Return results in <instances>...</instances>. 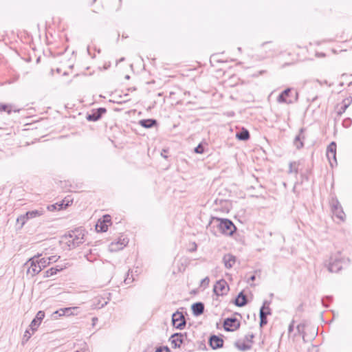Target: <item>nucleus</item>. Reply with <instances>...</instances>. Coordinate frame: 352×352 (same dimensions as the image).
I'll return each instance as SVG.
<instances>
[{"instance_id": "f257e3e1", "label": "nucleus", "mask_w": 352, "mask_h": 352, "mask_svg": "<svg viewBox=\"0 0 352 352\" xmlns=\"http://www.w3.org/2000/svg\"><path fill=\"white\" fill-rule=\"evenodd\" d=\"M214 222L217 223V227L220 232L224 235L232 236L236 229L234 223L228 219L212 217L210 223Z\"/></svg>"}, {"instance_id": "f03ea898", "label": "nucleus", "mask_w": 352, "mask_h": 352, "mask_svg": "<svg viewBox=\"0 0 352 352\" xmlns=\"http://www.w3.org/2000/svg\"><path fill=\"white\" fill-rule=\"evenodd\" d=\"M43 213L44 210L41 208L39 210L27 211L25 214L19 215L16 218V224L19 225V229H21L29 219L40 217L43 215Z\"/></svg>"}, {"instance_id": "7ed1b4c3", "label": "nucleus", "mask_w": 352, "mask_h": 352, "mask_svg": "<svg viewBox=\"0 0 352 352\" xmlns=\"http://www.w3.org/2000/svg\"><path fill=\"white\" fill-rule=\"evenodd\" d=\"M172 324L179 330H182L186 327V320L182 312L177 310L172 314Z\"/></svg>"}, {"instance_id": "20e7f679", "label": "nucleus", "mask_w": 352, "mask_h": 352, "mask_svg": "<svg viewBox=\"0 0 352 352\" xmlns=\"http://www.w3.org/2000/svg\"><path fill=\"white\" fill-rule=\"evenodd\" d=\"M240 321L235 317H228L224 319L223 327L226 331L232 332L239 329Z\"/></svg>"}, {"instance_id": "39448f33", "label": "nucleus", "mask_w": 352, "mask_h": 352, "mask_svg": "<svg viewBox=\"0 0 352 352\" xmlns=\"http://www.w3.org/2000/svg\"><path fill=\"white\" fill-rule=\"evenodd\" d=\"M107 113V109L104 107H99L97 109H93L90 113H87L86 115V119L89 122H96L101 119L102 116Z\"/></svg>"}, {"instance_id": "423d86ee", "label": "nucleus", "mask_w": 352, "mask_h": 352, "mask_svg": "<svg viewBox=\"0 0 352 352\" xmlns=\"http://www.w3.org/2000/svg\"><path fill=\"white\" fill-rule=\"evenodd\" d=\"M108 223L111 224V217L109 214H104L99 219L96 225V230L98 232H105L108 230Z\"/></svg>"}, {"instance_id": "0eeeda50", "label": "nucleus", "mask_w": 352, "mask_h": 352, "mask_svg": "<svg viewBox=\"0 0 352 352\" xmlns=\"http://www.w3.org/2000/svg\"><path fill=\"white\" fill-rule=\"evenodd\" d=\"M228 290L229 286L223 278L217 280L213 287V292L217 296L226 294Z\"/></svg>"}, {"instance_id": "6e6552de", "label": "nucleus", "mask_w": 352, "mask_h": 352, "mask_svg": "<svg viewBox=\"0 0 352 352\" xmlns=\"http://www.w3.org/2000/svg\"><path fill=\"white\" fill-rule=\"evenodd\" d=\"M223 335L217 336L211 334L208 338V344L214 350L223 347L224 340L222 338Z\"/></svg>"}, {"instance_id": "1a4fd4ad", "label": "nucleus", "mask_w": 352, "mask_h": 352, "mask_svg": "<svg viewBox=\"0 0 352 352\" xmlns=\"http://www.w3.org/2000/svg\"><path fill=\"white\" fill-rule=\"evenodd\" d=\"M293 90L294 89L292 87L286 88L279 94L276 98V101L280 104L284 103L290 104L294 103L293 100H292L291 99H288L292 96V92Z\"/></svg>"}, {"instance_id": "9d476101", "label": "nucleus", "mask_w": 352, "mask_h": 352, "mask_svg": "<svg viewBox=\"0 0 352 352\" xmlns=\"http://www.w3.org/2000/svg\"><path fill=\"white\" fill-rule=\"evenodd\" d=\"M184 333H173L169 340L171 342L172 348L179 349L182 346H184Z\"/></svg>"}, {"instance_id": "9b49d317", "label": "nucleus", "mask_w": 352, "mask_h": 352, "mask_svg": "<svg viewBox=\"0 0 352 352\" xmlns=\"http://www.w3.org/2000/svg\"><path fill=\"white\" fill-rule=\"evenodd\" d=\"M336 148L337 145L334 141L331 142L327 147L326 155L332 167L333 166V162H331V160H333L336 164L337 165Z\"/></svg>"}, {"instance_id": "f8f14e48", "label": "nucleus", "mask_w": 352, "mask_h": 352, "mask_svg": "<svg viewBox=\"0 0 352 352\" xmlns=\"http://www.w3.org/2000/svg\"><path fill=\"white\" fill-rule=\"evenodd\" d=\"M41 254H38L36 256L29 259L28 262L30 263V266L28 269V273L31 274L32 276L38 274L42 269L39 265L38 263H36V258H38Z\"/></svg>"}, {"instance_id": "ddd939ff", "label": "nucleus", "mask_w": 352, "mask_h": 352, "mask_svg": "<svg viewBox=\"0 0 352 352\" xmlns=\"http://www.w3.org/2000/svg\"><path fill=\"white\" fill-rule=\"evenodd\" d=\"M44 318L45 312L43 311H38L29 326L32 333L37 330Z\"/></svg>"}, {"instance_id": "4468645a", "label": "nucleus", "mask_w": 352, "mask_h": 352, "mask_svg": "<svg viewBox=\"0 0 352 352\" xmlns=\"http://www.w3.org/2000/svg\"><path fill=\"white\" fill-rule=\"evenodd\" d=\"M306 128L302 127L300 129L298 133L296 135L294 140V145L298 150L304 147V140L305 139V132Z\"/></svg>"}, {"instance_id": "2eb2a0df", "label": "nucleus", "mask_w": 352, "mask_h": 352, "mask_svg": "<svg viewBox=\"0 0 352 352\" xmlns=\"http://www.w3.org/2000/svg\"><path fill=\"white\" fill-rule=\"evenodd\" d=\"M342 266L341 265V260L337 258H330L329 263L327 266V269L330 272H338L341 270Z\"/></svg>"}, {"instance_id": "dca6fc26", "label": "nucleus", "mask_w": 352, "mask_h": 352, "mask_svg": "<svg viewBox=\"0 0 352 352\" xmlns=\"http://www.w3.org/2000/svg\"><path fill=\"white\" fill-rule=\"evenodd\" d=\"M232 302L239 307L245 306L248 303V300L244 291H241L232 300Z\"/></svg>"}, {"instance_id": "f3484780", "label": "nucleus", "mask_w": 352, "mask_h": 352, "mask_svg": "<svg viewBox=\"0 0 352 352\" xmlns=\"http://www.w3.org/2000/svg\"><path fill=\"white\" fill-rule=\"evenodd\" d=\"M205 310L204 303L202 302H196L191 305V311L192 315L195 317L202 315Z\"/></svg>"}, {"instance_id": "a211bd4d", "label": "nucleus", "mask_w": 352, "mask_h": 352, "mask_svg": "<svg viewBox=\"0 0 352 352\" xmlns=\"http://www.w3.org/2000/svg\"><path fill=\"white\" fill-rule=\"evenodd\" d=\"M184 341L183 349L185 351L192 352L195 350L196 344L192 341L191 338L188 337L187 333H184Z\"/></svg>"}, {"instance_id": "6ab92c4d", "label": "nucleus", "mask_w": 352, "mask_h": 352, "mask_svg": "<svg viewBox=\"0 0 352 352\" xmlns=\"http://www.w3.org/2000/svg\"><path fill=\"white\" fill-rule=\"evenodd\" d=\"M80 234H73V236H74L73 239H68L67 243L70 250L78 247L84 242L83 235L82 236H80Z\"/></svg>"}, {"instance_id": "aec40b11", "label": "nucleus", "mask_w": 352, "mask_h": 352, "mask_svg": "<svg viewBox=\"0 0 352 352\" xmlns=\"http://www.w3.org/2000/svg\"><path fill=\"white\" fill-rule=\"evenodd\" d=\"M68 264H65L64 265H56L54 267H52L51 268L48 269L47 270H46L45 272H44V275H43V277L44 278H48V277H50L52 276H54L55 274H56L58 272H60V271H63V270H65V268L67 267V265Z\"/></svg>"}, {"instance_id": "412c9836", "label": "nucleus", "mask_w": 352, "mask_h": 352, "mask_svg": "<svg viewBox=\"0 0 352 352\" xmlns=\"http://www.w3.org/2000/svg\"><path fill=\"white\" fill-rule=\"evenodd\" d=\"M138 124L145 129H151L158 125V122L154 118L142 119L139 120Z\"/></svg>"}, {"instance_id": "4be33fe9", "label": "nucleus", "mask_w": 352, "mask_h": 352, "mask_svg": "<svg viewBox=\"0 0 352 352\" xmlns=\"http://www.w3.org/2000/svg\"><path fill=\"white\" fill-rule=\"evenodd\" d=\"M223 261L225 267L227 269H230L231 267H232V266L234 265V264L236 262V256L232 254H228L224 255V256L223 258Z\"/></svg>"}, {"instance_id": "5701e85b", "label": "nucleus", "mask_w": 352, "mask_h": 352, "mask_svg": "<svg viewBox=\"0 0 352 352\" xmlns=\"http://www.w3.org/2000/svg\"><path fill=\"white\" fill-rule=\"evenodd\" d=\"M236 138L241 141H247L250 138V132L248 129L242 127L240 131L236 132Z\"/></svg>"}, {"instance_id": "b1692460", "label": "nucleus", "mask_w": 352, "mask_h": 352, "mask_svg": "<svg viewBox=\"0 0 352 352\" xmlns=\"http://www.w3.org/2000/svg\"><path fill=\"white\" fill-rule=\"evenodd\" d=\"M128 241L124 239L123 240H119L116 243H111L110 245L111 251H118L119 250L123 249L124 246L127 244Z\"/></svg>"}, {"instance_id": "393cba45", "label": "nucleus", "mask_w": 352, "mask_h": 352, "mask_svg": "<svg viewBox=\"0 0 352 352\" xmlns=\"http://www.w3.org/2000/svg\"><path fill=\"white\" fill-rule=\"evenodd\" d=\"M331 210L333 212H336L340 208H342V206L340 204L337 197H331L330 201Z\"/></svg>"}, {"instance_id": "a878e982", "label": "nucleus", "mask_w": 352, "mask_h": 352, "mask_svg": "<svg viewBox=\"0 0 352 352\" xmlns=\"http://www.w3.org/2000/svg\"><path fill=\"white\" fill-rule=\"evenodd\" d=\"M234 346L239 351H245L252 349V344H246L245 342L241 343L239 340L234 343Z\"/></svg>"}, {"instance_id": "bb28decb", "label": "nucleus", "mask_w": 352, "mask_h": 352, "mask_svg": "<svg viewBox=\"0 0 352 352\" xmlns=\"http://www.w3.org/2000/svg\"><path fill=\"white\" fill-rule=\"evenodd\" d=\"M79 309L78 307H65L63 308V314L64 316H74L77 315V313L75 312V311H77Z\"/></svg>"}, {"instance_id": "cd10ccee", "label": "nucleus", "mask_w": 352, "mask_h": 352, "mask_svg": "<svg viewBox=\"0 0 352 352\" xmlns=\"http://www.w3.org/2000/svg\"><path fill=\"white\" fill-rule=\"evenodd\" d=\"M73 203V200L69 197H65L61 201L58 203V210H63L71 206Z\"/></svg>"}, {"instance_id": "c85d7f7f", "label": "nucleus", "mask_w": 352, "mask_h": 352, "mask_svg": "<svg viewBox=\"0 0 352 352\" xmlns=\"http://www.w3.org/2000/svg\"><path fill=\"white\" fill-rule=\"evenodd\" d=\"M207 145L206 142H200L195 148L194 152L197 154H203L205 152V146Z\"/></svg>"}, {"instance_id": "c756f323", "label": "nucleus", "mask_w": 352, "mask_h": 352, "mask_svg": "<svg viewBox=\"0 0 352 352\" xmlns=\"http://www.w3.org/2000/svg\"><path fill=\"white\" fill-rule=\"evenodd\" d=\"M267 316H265L264 315V314L263 313V311L261 313H259V319H260L259 327H260V328H263L264 326H265L267 324L268 320H267Z\"/></svg>"}, {"instance_id": "7c9ffc66", "label": "nucleus", "mask_w": 352, "mask_h": 352, "mask_svg": "<svg viewBox=\"0 0 352 352\" xmlns=\"http://www.w3.org/2000/svg\"><path fill=\"white\" fill-rule=\"evenodd\" d=\"M36 263H38L41 268L43 270L50 264V261H48L47 258H42L41 259H36Z\"/></svg>"}, {"instance_id": "2f4dec72", "label": "nucleus", "mask_w": 352, "mask_h": 352, "mask_svg": "<svg viewBox=\"0 0 352 352\" xmlns=\"http://www.w3.org/2000/svg\"><path fill=\"white\" fill-rule=\"evenodd\" d=\"M11 105L8 104H0V111L7 112L8 114H10L12 112Z\"/></svg>"}, {"instance_id": "473e14b6", "label": "nucleus", "mask_w": 352, "mask_h": 352, "mask_svg": "<svg viewBox=\"0 0 352 352\" xmlns=\"http://www.w3.org/2000/svg\"><path fill=\"white\" fill-rule=\"evenodd\" d=\"M333 214L334 215H336V217L337 218H338L339 219L342 220V221H344V216H345V214L343 211V209L342 208H340L338 210H337V212H333Z\"/></svg>"}, {"instance_id": "72a5a7b5", "label": "nucleus", "mask_w": 352, "mask_h": 352, "mask_svg": "<svg viewBox=\"0 0 352 352\" xmlns=\"http://www.w3.org/2000/svg\"><path fill=\"white\" fill-rule=\"evenodd\" d=\"M331 300L332 297L329 296L322 298L321 300L322 305L325 307H328L329 306V304L331 302Z\"/></svg>"}, {"instance_id": "f704fd0d", "label": "nucleus", "mask_w": 352, "mask_h": 352, "mask_svg": "<svg viewBox=\"0 0 352 352\" xmlns=\"http://www.w3.org/2000/svg\"><path fill=\"white\" fill-rule=\"evenodd\" d=\"M305 324L304 323H300L296 327V330H297L298 333L300 335H302L303 337L305 333Z\"/></svg>"}, {"instance_id": "c9c22d12", "label": "nucleus", "mask_w": 352, "mask_h": 352, "mask_svg": "<svg viewBox=\"0 0 352 352\" xmlns=\"http://www.w3.org/2000/svg\"><path fill=\"white\" fill-rule=\"evenodd\" d=\"M32 333H30L29 329H26L22 339V344H24L30 338Z\"/></svg>"}, {"instance_id": "e433bc0d", "label": "nucleus", "mask_w": 352, "mask_h": 352, "mask_svg": "<svg viewBox=\"0 0 352 352\" xmlns=\"http://www.w3.org/2000/svg\"><path fill=\"white\" fill-rule=\"evenodd\" d=\"M262 311L265 316H271L272 314V311L270 307H261L259 313H261Z\"/></svg>"}, {"instance_id": "4c0bfd02", "label": "nucleus", "mask_w": 352, "mask_h": 352, "mask_svg": "<svg viewBox=\"0 0 352 352\" xmlns=\"http://www.w3.org/2000/svg\"><path fill=\"white\" fill-rule=\"evenodd\" d=\"M198 349L202 351L208 350V348L206 345L205 340L197 341Z\"/></svg>"}, {"instance_id": "58836bf2", "label": "nucleus", "mask_w": 352, "mask_h": 352, "mask_svg": "<svg viewBox=\"0 0 352 352\" xmlns=\"http://www.w3.org/2000/svg\"><path fill=\"white\" fill-rule=\"evenodd\" d=\"M351 124H352V120L350 118H346L344 119L342 121V126L344 128H349V126H351Z\"/></svg>"}, {"instance_id": "ea45409f", "label": "nucleus", "mask_w": 352, "mask_h": 352, "mask_svg": "<svg viewBox=\"0 0 352 352\" xmlns=\"http://www.w3.org/2000/svg\"><path fill=\"white\" fill-rule=\"evenodd\" d=\"M254 338V333H249L245 336L244 340L245 341L250 343V344L253 343V339Z\"/></svg>"}, {"instance_id": "a19ab883", "label": "nucleus", "mask_w": 352, "mask_h": 352, "mask_svg": "<svg viewBox=\"0 0 352 352\" xmlns=\"http://www.w3.org/2000/svg\"><path fill=\"white\" fill-rule=\"evenodd\" d=\"M210 279L208 276L205 277L201 280L200 287H207L209 285Z\"/></svg>"}, {"instance_id": "79ce46f5", "label": "nucleus", "mask_w": 352, "mask_h": 352, "mask_svg": "<svg viewBox=\"0 0 352 352\" xmlns=\"http://www.w3.org/2000/svg\"><path fill=\"white\" fill-rule=\"evenodd\" d=\"M61 311H63V308H60V309H59L58 310H56V311H54V312L52 314V317H53L54 319H58V317H60V316H64V314H63V312H61Z\"/></svg>"}, {"instance_id": "37998d69", "label": "nucleus", "mask_w": 352, "mask_h": 352, "mask_svg": "<svg viewBox=\"0 0 352 352\" xmlns=\"http://www.w3.org/2000/svg\"><path fill=\"white\" fill-rule=\"evenodd\" d=\"M155 352H171L167 346H160L156 349Z\"/></svg>"}, {"instance_id": "c03bdc74", "label": "nucleus", "mask_w": 352, "mask_h": 352, "mask_svg": "<svg viewBox=\"0 0 352 352\" xmlns=\"http://www.w3.org/2000/svg\"><path fill=\"white\" fill-rule=\"evenodd\" d=\"M347 108L348 107H346V104H342L340 109L337 112L338 116H340L342 113L345 112Z\"/></svg>"}, {"instance_id": "a18cd8bd", "label": "nucleus", "mask_w": 352, "mask_h": 352, "mask_svg": "<svg viewBox=\"0 0 352 352\" xmlns=\"http://www.w3.org/2000/svg\"><path fill=\"white\" fill-rule=\"evenodd\" d=\"M47 210L49 211H54L58 210V203H56L54 204L50 205L47 207Z\"/></svg>"}, {"instance_id": "49530a36", "label": "nucleus", "mask_w": 352, "mask_h": 352, "mask_svg": "<svg viewBox=\"0 0 352 352\" xmlns=\"http://www.w3.org/2000/svg\"><path fill=\"white\" fill-rule=\"evenodd\" d=\"M352 102V97L351 96H349L348 98H344L342 101V104H346V107H349V105L351 104Z\"/></svg>"}, {"instance_id": "de8ad7c7", "label": "nucleus", "mask_w": 352, "mask_h": 352, "mask_svg": "<svg viewBox=\"0 0 352 352\" xmlns=\"http://www.w3.org/2000/svg\"><path fill=\"white\" fill-rule=\"evenodd\" d=\"M76 232H78V230H72L68 234V235L65 234V237H69V239H73V238L74 237L73 236V234H76Z\"/></svg>"}, {"instance_id": "09e8293b", "label": "nucleus", "mask_w": 352, "mask_h": 352, "mask_svg": "<svg viewBox=\"0 0 352 352\" xmlns=\"http://www.w3.org/2000/svg\"><path fill=\"white\" fill-rule=\"evenodd\" d=\"M294 164H295L296 162H290L289 163V173L295 172L296 173H298V169L297 168L293 170L292 166H293Z\"/></svg>"}, {"instance_id": "8fccbe9b", "label": "nucleus", "mask_w": 352, "mask_h": 352, "mask_svg": "<svg viewBox=\"0 0 352 352\" xmlns=\"http://www.w3.org/2000/svg\"><path fill=\"white\" fill-rule=\"evenodd\" d=\"M270 304H271V300H265L261 307H265V308L270 307Z\"/></svg>"}, {"instance_id": "3c124183", "label": "nucleus", "mask_w": 352, "mask_h": 352, "mask_svg": "<svg viewBox=\"0 0 352 352\" xmlns=\"http://www.w3.org/2000/svg\"><path fill=\"white\" fill-rule=\"evenodd\" d=\"M47 258L48 261H50V263L56 262L58 259L56 258V256H51L50 257H47Z\"/></svg>"}, {"instance_id": "603ef678", "label": "nucleus", "mask_w": 352, "mask_h": 352, "mask_svg": "<svg viewBox=\"0 0 352 352\" xmlns=\"http://www.w3.org/2000/svg\"><path fill=\"white\" fill-rule=\"evenodd\" d=\"M168 149H163L162 153H161V155L162 156V157H164V159H168V155H166V153H168Z\"/></svg>"}, {"instance_id": "864d4df0", "label": "nucleus", "mask_w": 352, "mask_h": 352, "mask_svg": "<svg viewBox=\"0 0 352 352\" xmlns=\"http://www.w3.org/2000/svg\"><path fill=\"white\" fill-rule=\"evenodd\" d=\"M256 280V275L255 274H252L251 275L248 280V283H250V281H254Z\"/></svg>"}, {"instance_id": "5fc2aeb1", "label": "nucleus", "mask_w": 352, "mask_h": 352, "mask_svg": "<svg viewBox=\"0 0 352 352\" xmlns=\"http://www.w3.org/2000/svg\"><path fill=\"white\" fill-rule=\"evenodd\" d=\"M294 322H292L289 325V327H288V331L290 333L292 332L293 330H294V324H293Z\"/></svg>"}, {"instance_id": "6e6d98bb", "label": "nucleus", "mask_w": 352, "mask_h": 352, "mask_svg": "<svg viewBox=\"0 0 352 352\" xmlns=\"http://www.w3.org/2000/svg\"><path fill=\"white\" fill-rule=\"evenodd\" d=\"M131 282H132V280H131V278L129 277V276L126 278H125L124 283L126 284H129Z\"/></svg>"}, {"instance_id": "4d7b16f0", "label": "nucleus", "mask_w": 352, "mask_h": 352, "mask_svg": "<svg viewBox=\"0 0 352 352\" xmlns=\"http://www.w3.org/2000/svg\"><path fill=\"white\" fill-rule=\"evenodd\" d=\"M298 96H299V94L298 91H295V100L294 101V102H297L298 100Z\"/></svg>"}, {"instance_id": "13d9d810", "label": "nucleus", "mask_w": 352, "mask_h": 352, "mask_svg": "<svg viewBox=\"0 0 352 352\" xmlns=\"http://www.w3.org/2000/svg\"><path fill=\"white\" fill-rule=\"evenodd\" d=\"M194 245L195 247H192V248L190 250V252H195L197 250V244L195 243H194Z\"/></svg>"}, {"instance_id": "bf43d9fd", "label": "nucleus", "mask_w": 352, "mask_h": 352, "mask_svg": "<svg viewBox=\"0 0 352 352\" xmlns=\"http://www.w3.org/2000/svg\"><path fill=\"white\" fill-rule=\"evenodd\" d=\"M97 321H98V318H96V317L92 318L93 325H95V324Z\"/></svg>"}, {"instance_id": "052dcab7", "label": "nucleus", "mask_w": 352, "mask_h": 352, "mask_svg": "<svg viewBox=\"0 0 352 352\" xmlns=\"http://www.w3.org/2000/svg\"><path fill=\"white\" fill-rule=\"evenodd\" d=\"M110 102H114V103H117V104H122L124 103L126 101L115 102V101H112V100H110Z\"/></svg>"}, {"instance_id": "680f3d73", "label": "nucleus", "mask_w": 352, "mask_h": 352, "mask_svg": "<svg viewBox=\"0 0 352 352\" xmlns=\"http://www.w3.org/2000/svg\"><path fill=\"white\" fill-rule=\"evenodd\" d=\"M265 72V70L259 71V72H258V74L255 75V76H258V75L263 74H264Z\"/></svg>"}, {"instance_id": "e2e57ef3", "label": "nucleus", "mask_w": 352, "mask_h": 352, "mask_svg": "<svg viewBox=\"0 0 352 352\" xmlns=\"http://www.w3.org/2000/svg\"><path fill=\"white\" fill-rule=\"evenodd\" d=\"M85 256V258H86V259H87V261H90V262H92V261L89 258V255H88V254H86Z\"/></svg>"}, {"instance_id": "0e129e2a", "label": "nucleus", "mask_w": 352, "mask_h": 352, "mask_svg": "<svg viewBox=\"0 0 352 352\" xmlns=\"http://www.w3.org/2000/svg\"><path fill=\"white\" fill-rule=\"evenodd\" d=\"M317 98H318V96H315V97H314V98L311 99V102H315V101L317 100Z\"/></svg>"}, {"instance_id": "69168bd1", "label": "nucleus", "mask_w": 352, "mask_h": 352, "mask_svg": "<svg viewBox=\"0 0 352 352\" xmlns=\"http://www.w3.org/2000/svg\"><path fill=\"white\" fill-rule=\"evenodd\" d=\"M107 304V301H105L104 303H102V304H101L100 307H104Z\"/></svg>"}, {"instance_id": "338daca9", "label": "nucleus", "mask_w": 352, "mask_h": 352, "mask_svg": "<svg viewBox=\"0 0 352 352\" xmlns=\"http://www.w3.org/2000/svg\"><path fill=\"white\" fill-rule=\"evenodd\" d=\"M124 78L126 79V80H129L130 79V76L127 74V75L125 76Z\"/></svg>"}, {"instance_id": "774afa93", "label": "nucleus", "mask_w": 352, "mask_h": 352, "mask_svg": "<svg viewBox=\"0 0 352 352\" xmlns=\"http://www.w3.org/2000/svg\"><path fill=\"white\" fill-rule=\"evenodd\" d=\"M339 86L340 87H343L344 86V82H340Z\"/></svg>"}]
</instances>
